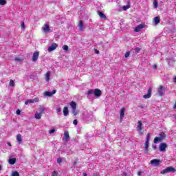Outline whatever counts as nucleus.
<instances>
[{
	"label": "nucleus",
	"instance_id": "f257e3e1",
	"mask_svg": "<svg viewBox=\"0 0 176 176\" xmlns=\"http://www.w3.org/2000/svg\"><path fill=\"white\" fill-rule=\"evenodd\" d=\"M142 130H144L142 121L139 120V121H138L136 131H138V133H139L140 135H144V132L142 131Z\"/></svg>",
	"mask_w": 176,
	"mask_h": 176
},
{
	"label": "nucleus",
	"instance_id": "f03ea898",
	"mask_svg": "<svg viewBox=\"0 0 176 176\" xmlns=\"http://www.w3.org/2000/svg\"><path fill=\"white\" fill-rule=\"evenodd\" d=\"M166 138V134L164 133H161L159 137H155L154 138V144H157L158 142H162V140Z\"/></svg>",
	"mask_w": 176,
	"mask_h": 176
},
{
	"label": "nucleus",
	"instance_id": "7ed1b4c3",
	"mask_svg": "<svg viewBox=\"0 0 176 176\" xmlns=\"http://www.w3.org/2000/svg\"><path fill=\"white\" fill-rule=\"evenodd\" d=\"M70 107L72 113H74V116H76V115H78V112H76V102L72 101L70 102Z\"/></svg>",
	"mask_w": 176,
	"mask_h": 176
},
{
	"label": "nucleus",
	"instance_id": "20e7f679",
	"mask_svg": "<svg viewBox=\"0 0 176 176\" xmlns=\"http://www.w3.org/2000/svg\"><path fill=\"white\" fill-rule=\"evenodd\" d=\"M174 171H175V168H174L173 167H167L166 168L164 169L162 171L160 172V174H167L168 173H174Z\"/></svg>",
	"mask_w": 176,
	"mask_h": 176
},
{
	"label": "nucleus",
	"instance_id": "39448f33",
	"mask_svg": "<svg viewBox=\"0 0 176 176\" xmlns=\"http://www.w3.org/2000/svg\"><path fill=\"white\" fill-rule=\"evenodd\" d=\"M34 102H39V98H35L34 99H28L25 100V105H28V104H34Z\"/></svg>",
	"mask_w": 176,
	"mask_h": 176
},
{
	"label": "nucleus",
	"instance_id": "423d86ee",
	"mask_svg": "<svg viewBox=\"0 0 176 176\" xmlns=\"http://www.w3.org/2000/svg\"><path fill=\"white\" fill-rule=\"evenodd\" d=\"M161 163H162V161L157 159H154L151 161V164H152V166H155V167H157L158 166L160 165Z\"/></svg>",
	"mask_w": 176,
	"mask_h": 176
},
{
	"label": "nucleus",
	"instance_id": "0eeeda50",
	"mask_svg": "<svg viewBox=\"0 0 176 176\" xmlns=\"http://www.w3.org/2000/svg\"><path fill=\"white\" fill-rule=\"evenodd\" d=\"M38 58H39V52H35L33 54L32 58V61L33 63H36V61H38Z\"/></svg>",
	"mask_w": 176,
	"mask_h": 176
},
{
	"label": "nucleus",
	"instance_id": "6e6552de",
	"mask_svg": "<svg viewBox=\"0 0 176 176\" xmlns=\"http://www.w3.org/2000/svg\"><path fill=\"white\" fill-rule=\"evenodd\" d=\"M152 96V87H149L147 91V94L143 96V98L148 99L151 98V96Z\"/></svg>",
	"mask_w": 176,
	"mask_h": 176
},
{
	"label": "nucleus",
	"instance_id": "1a4fd4ad",
	"mask_svg": "<svg viewBox=\"0 0 176 176\" xmlns=\"http://www.w3.org/2000/svg\"><path fill=\"white\" fill-rule=\"evenodd\" d=\"M124 112H126V109L124 107H123L120 110V123H122L123 122V118H124Z\"/></svg>",
	"mask_w": 176,
	"mask_h": 176
},
{
	"label": "nucleus",
	"instance_id": "9d476101",
	"mask_svg": "<svg viewBox=\"0 0 176 176\" xmlns=\"http://www.w3.org/2000/svg\"><path fill=\"white\" fill-rule=\"evenodd\" d=\"M58 45L54 43H52L49 47H48V52H53V50H56V49H57V47Z\"/></svg>",
	"mask_w": 176,
	"mask_h": 176
},
{
	"label": "nucleus",
	"instance_id": "9b49d317",
	"mask_svg": "<svg viewBox=\"0 0 176 176\" xmlns=\"http://www.w3.org/2000/svg\"><path fill=\"white\" fill-rule=\"evenodd\" d=\"M53 94H56V90H54V89L52 92L47 91L44 92V96L45 97H52V96H53Z\"/></svg>",
	"mask_w": 176,
	"mask_h": 176
},
{
	"label": "nucleus",
	"instance_id": "f8f14e48",
	"mask_svg": "<svg viewBox=\"0 0 176 176\" xmlns=\"http://www.w3.org/2000/svg\"><path fill=\"white\" fill-rule=\"evenodd\" d=\"M142 28H145V24H140L135 28V32H140Z\"/></svg>",
	"mask_w": 176,
	"mask_h": 176
},
{
	"label": "nucleus",
	"instance_id": "ddd939ff",
	"mask_svg": "<svg viewBox=\"0 0 176 176\" xmlns=\"http://www.w3.org/2000/svg\"><path fill=\"white\" fill-rule=\"evenodd\" d=\"M166 148H167V144L161 143L160 145V152H164V151H166Z\"/></svg>",
	"mask_w": 176,
	"mask_h": 176
},
{
	"label": "nucleus",
	"instance_id": "4468645a",
	"mask_svg": "<svg viewBox=\"0 0 176 176\" xmlns=\"http://www.w3.org/2000/svg\"><path fill=\"white\" fill-rule=\"evenodd\" d=\"M158 94L159 96H160V97H162V96H164V89L163 88V86H160V87L158 88Z\"/></svg>",
	"mask_w": 176,
	"mask_h": 176
},
{
	"label": "nucleus",
	"instance_id": "2eb2a0df",
	"mask_svg": "<svg viewBox=\"0 0 176 176\" xmlns=\"http://www.w3.org/2000/svg\"><path fill=\"white\" fill-rule=\"evenodd\" d=\"M63 140L65 142H67L68 140H69V133H68V131H65Z\"/></svg>",
	"mask_w": 176,
	"mask_h": 176
},
{
	"label": "nucleus",
	"instance_id": "dca6fc26",
	"mask_svg": "<svg viewBox=\"0 0 176 176\" xmlns=\"http://www.w3.org/2000/svg\"><path fill=\"white\" fill-rule=\"evenodd\" d=\"M94 96H95V97H100V96H101V90L95 89L94 90Z\"/></svg>",
	"mask_w": 176,
	"mask_h": 176
},
{
	"label": "nucleus",
	"instance_id": "f3484780",
	"mask_svg": "<svg viewBox=\"0 0 176 176\" xmlns=\"http://www.w3.org/2000/svg\"><path fill=\"white\" fill-rule=\"evenodd\" d=\"M38 112L39 113H41V115H43V113H45V112H46V108L43 106H41L38 109Z\"/></svg>",
	"mask_w": 176,
	"mask_h": 176
},
{
	"label": "nucleus",
	"instance_id": "a211bd4d",
	"mask_svg": "<svg viewBox=\"0 0 176 176\" xmlns=\"http://www.w3.org/2000/svg\"><path fill=\"white\" fill-rule=\"evenodd\" d=\"M16 141L19 145L21 144L23 142V138L21 137V134L19 133L16 135Z\"/></svg>",
	"mask_w": 176,
	"mask_h": 176
},
{
	"label": "nucleus",
	"instance_id": "6ab92c4d",
	"mask_svg": "<svg viewBox=\"0 0 176 176\" xmlns=\"http://www.w3.org/2000/svg\"><path fill=\"white\" fill-rule=\"evenodd\" d=\"M144 152L146 153H148V152H149V142L148 141H146L145 143H144Z\"/></svg>",
	"mask_w": 176,
	"mask_h": 176
},
{
	"label": "nucleus",
	"instance_id": "aec40b11",
	"mask_svg": "<svg viewBox=\"0 0 176 176\" xmlns=\"http://www.w3.org/2000/svg\"><path fill=\"white\" fill-rule=\"evenodd\" d=\"M78 27H79L80 31H85V28L83 27V21L82 20H80L78 22Z\"/></svg>",
	"mask_w": 176,
	"mask_h": 176
},
{
	"label": "nucleus",
	"instance_id": "412c9836",
	"mask_svg": "<svg viewBox=\"0 0 176 176\" xmlns=\"http://www.w3.org/2000/svg\"><path fill=\"white\" fill-rule=\"evenodd\" d=\"M153 22H154L155 25H157V24H159V23H160V16L155 17L153 19Z\"/></svg>",
	"mask_w": 176,
	"mask_h": 176
},
{
	"label": "nucleus",
	"instance_id": "4be33fe9",
	"mask_svg": "<svg viewBox=\"0 0 176 176\" xmlns=\"http://www.w3.org/2000/svg\"><path fill=\"white\" fill-rule=\"evenodd\" d=\"M34 118L35 119H36L37 120H39L40 119H41L42 118V114L39 112H36L35 115H34Z\"/></svg>",
	"mask_w": 176,
	"mask_h": 176
},
{
	"label": "nucleus",
	"instance_id": "5701e85b",
	"mask_svg": "<svg viewBox=\"0 0 176 176\" xmlns=\"http://www.w3.org/2000/svg\"><path fill=\"white\" fill-rule=\"evenodd\" d=\"M68 113H69V111H68V107H65L63 108V115H64V116H68Z\"/></svg>",
	"mask_w": 176,
	"mask_h": 176
},
{
	"label": "nucleus",
	"instance_id": "b1692460",
	"mask_svg": "<svg viewBox=\"0 0 176 176\" xmlns=\"http://www.w3.org/2000/svg\"><path fill=\"white\" fill-rule=\"evenodd\" d=\"M43 31L44 32H49V31H50V28H49V25H44L43 26Z\"/></svg>",
	"mask_w": 176,
	"mask_h": 176
},
{
	"label": "nucleus",
	"instance_id": "393cba45",
	"mask_svg": "<svg viewBox=\"0 0 176 176\" xmlns=\"http://www.w3.org/2000/svg\"><path fill=\"white\" fill-rule=\"evenodd\" d=\"M45 80L47 82H49V80H50V71L47 72L45 74Z\"/></svg>",
	"mask_w": 176,
	"mask_h": 176
},
{
	"label": "nucleus",
	"instance_id": "a878e982",
	"mask_svg": "<svg viewBox=\"0 0 176 176\" xmlns=\"http://www.w3.org/2000/svg\"><path fill=\"white\" fill-rule=\"evenodd\" d=\"M16 158H11L8 160V163L9 164L13 165L16 163Z\"/></svg>",
	"mask_w": 176,
	"mask_h": 176
},
{
	"label": "nucleus",
	"instance_id": "bb28decb",
	"mask_svg": "<svg viewBox=\"0 0 176 176\" xmlns=\"http://www.w3.org/2000/svg\"><path fill=\"white\" fill-rule=\"evenodd\" d=\"M98 14L100 17V19H104V20L107 19V16L102 13V12H98Z\"/></svg>",
	"mask_w": 176,
	"mask_h": 176
},
{
	"label": "nucleus",
	"instance_id": "cd10ccee",
	"mask_svg": "<svg viewBox=\"0 0 176 176\" xmlns=\"http://www.w3.org/2000/svg\"><path fill=\"white\" fill-rule=\"evenodd\" d=\"M14 60L16 63H23V61L24 60L23 58H15Z\"/></svg>",
	"mask_w": 176,
	"mask_h": 176
},
{
	"label": "nucleus",
	"instance_id": "c85d7f7f",
	"mask_svg": "<svg viewBox=\"0 0 176 176\" xmlns=\"http://www.w3.org/2000/svg\"><path fill=\"white\" fill-rule=\"evenodd\" d=\"M88 96H93V94L94 95V89H90L87 92Z\"/></svg>",
	"mask_w": 176,
	"mask_h": 176
},
{
	"label": "nucleus",
	"instance_id": "c756f323",
	"mask_svg": "<svg viewBox=\"0 0 176 176\" xmlns=\"http://www.w3.org/2000/svg\"><path fill=\"white\" fill-rule=\"evenodd\" d=\"M133 50H134V53H135V54H138V53H140L141 49H140V47H136V48H135Z\"/></svg>",
	"mask_w": 176,
	"mask_h": 176
},
{
	"label": "nucleus",
	"instance_id": "7c9ffc66",
	"mask_svg": "<svg viewBox=\"0 0 176 176\" xmlns=\"http://www.w3.org/2000/svg\"><path fill=\"white\" fill-rule=\"evenodd\" d=\"M6 3H7L6 0H0V5L1 6H3L4 5H6Z\"/></svg>",
	"mask_w": 176,
	"mask_h": 176
},
{
	"label": "nucleus",
	"instance_id": "2f4dec72",
	"mask_svg": "<svg viewBox=\"0 0 176 176\" xmlns=\"http://www.w3.org/2000/svg\"><path fill=\"white\" fill-rule=\"evenodd\" d=\"M153 5H154V8L155 9H157V7L159 6L157 1L156 0L153 1Z\"/></svg>",
	"mask_w": 176,
	"mask_h": 176
},
{
	"label": "nucleus",
	"instance_id": "473e14b6",
	"mask_svg": "<svg viewBox=\"0 0 176 176\" xmlns=\"http://www.w3.org/2000/svg\"><path fill=\"white\" fill-rule=\"evenodd\" d=\"M9 86H10L12 87H13L14 86V81H13V80H10Z\"/></svg>",
	"mask_w": 176,
	"mask_h": 176
},
{
	"label": "nucleus",
	"instance_id": "72a5a7b5",
	"mask_svg": "<svg viewBox=\"0 0 176 176\" xmlns=\"http://www.w3.org/2000/svg\"><path fill=\"white\" fill-rule=\"evenodd\" d=\"M12 176H20V174L19 173V172L15 171L12 173Z\"/></svg>",
	"mask_w": 176,
	"mask_h": 176
},
{
	"label": "nucleus",
	"instance_id": "f704fd0d",
	"mask_svg": "<svg viewBox=\"0 0 176 176\" xmlns=\"http://www.w3.org/2000/svg\"><path fill=\"white\" fill-rule=\"evenodd\" d=\"M56 113L58 115H60V113H61V108L58 107L56 109Z\"/></svg>",
	"mask_w": 176,
	"mask_h": 176
},
{
	"label": "nucleus",
	"instance_id": "c9c22d12",
	"mask_svg": "<svg viewBox=\"0 0 176 176\" xmlns=\"http://www.w3.org/2000/svg\"><path fill=\"white\" fill-rule=\"evenodd\" d=\"M58 172H57L56 170H54L52 174V176H58Z\"/></svg>",
	"mask_w": 176,
	"mask_h": 176
},
{
	"label": "nucleus",
	"instance_id": "e433bc0d",
	"mask_svg": "<svg viewBox=\"0 0 176 176\" xmlns=\"http://www.w3.org/2000/svg\"><path fill=\"white\" fill-rule=\"evenodd\" d=\"M63 50H65V52H67V50H68V45H63Z\"/></svg>",
	"mask_w": 176,
	"mask_h": 176
},
{
	"label": "nucleus",
	"instance_id": "4c0bfd02",
	"mask_svg": "<svg viewBox=\"0 0 176 176\" xmlns=\"http://www.w3.org/2000/svg\"><path fill=\"white\" fill-rule=\"evenodd\" d=\"M149 138H151V133L147 134L146 141H148V142H149Z\"/></svg>",
	"mask_w": 176,
	"mask_h": 176
},
{
	"label": "nucleus",
	"instance_id": "58836bf2",
	"mask_svg": "<svg viewBox=\"0 0 176 176\" xmlns=\"http://www.w3.org/2000/svg\"><path fill=\"white\" fill-rule=\"evenodd\" d=\"M130 56V52H126L124 54V57H126V58H127V57Z\"/></svg>",
	"mask_w": 176,
	"mask_h": 176
},
{
	"label": "nucleus",
	"instance_id": "ea45409f",
	"mask_svg": "<svg viewBox=\"0 0 176 176\" xmlns=\"http://www.w3.org/2000/svg\"><path fill=\"white\" fill-rule=\"evenodd\" d=\"M130 8V6H125L122 8L123 10H127V9H129Z\"/></svg>",
	"mask_w": 176,
	"mask_h": 176
},
{
	"label": "nucleus",
	"instance_id": "a19ab883",
	"mask_svg": "<svg viewBox=\"0 0 176 176\" xmlns=\"http://www.w3.org/2000/svg\"><path fill=\"white\" fill-rule=\"evenodd\" d=\"M55 132H56V129H51V130L49 131L50 134H53V133H55Z\"/></svg>",
	"mask_w": 176,
	"mask_h": 176
},
{
	"label": "nucleus",
	"instance_id": "79ce46f5",
	"mask_svg": "<svg viewBox=\"0 0 176 176\" xmlns=\"http://www.w3.org/2000/svg\"><path fill=\"white\" fill-rule=\"evenodd\" d=\"M63 162V160L61 158H58L57 159V163H58V164H60V163Z\"/></svg>",
	"mask_w": 176,
	"mask_h": 176
},
{
	"label": "nucleus",
	"instance_id": "37998d69",
	"mask_svg": "<svg viewBox=\"0 0 176 176\" xmlns=\"http://www.w3.org/2000/svg\"><path fill=\"white\" fill-rule=\"evenodd\" d=\"M21 28L23 30H24V28H25V24L24 23V22H21Z\"/></svg>",
	"mask_w": 176,
	"mask_h": 176
},
{
	"label": "nucleus",
	"instance_id": "c03bdc74",
	"mask_svg": "<svg viewBox=\"0 0 176 176\" xmlns=\"http://www.w3.org/2000/svg\"><path fill=\"white\" fill-rule=\"evenodd\" d=\"M139 108H141L142 109H145V108H146V106L145 105H140L138 106Z\"/></svg>",
	"mask_w": 176,
	"mask_h": 176
},
{
	"label": "nucleus",
	"instance_id": "a18cd8bd",
	"mask_svg": "<svg viewBox=\"0 0 176 176\" xmlns=\"http://www.w3.org/2000/svg\"><path fill=\"white\" fill-rule=\"evenodd\" d=\"M73 124H74L75 126H76L78 124V120H74L73 121Z\"/></svg>",
	"mask_w": 176,
	"mask_h": 176
},
{
	"label": "nucleus",
	"instance_id": "49530a36",
	"mask_svg": "<svg viewBox=\"0 0 176 176\" xmlns=\"http://www.w3.org/2000/svg\"><path fill=\"white\" fill-rule=\"evenodd\" d=\"M20 113H21V111H20V109H17L16 110V115H20Z\"/></svg>",
	"mask_w": 176,
	"mask_h": 176
},
{
	"label": "nucleus",
	"instance_id": "de8ad7c7",
	"mask_svg": "<svg viewBox=\"0 0 176 176\" xmlns=\"http://www.w3.org/2000/svg\"><path fill=\"white\" fill-rule=\"evenodd\" d=\"M152 148L153 149H154V151H156V149H157V146H156V145H153Z\"/></svg>",
	"mask_w": 176,
	"mask_h": 176
},
{
	"label": "nucleus",
	"instance_id": "09e8293b",
	"mask_svg": "<svg viewBox=\"0 0 176 176\" xmlns=\"http://www.w3.org/2000/svg\"><path fill=\"white\" fill-rule=\"evenodd\" d=\"M153 69H157V65H153Z\"/></svg>",
	"mask_w": 176,
	"mask_h": 176
},
{
	"label": "nucleus",
	"instance_id": "8fccbe9b",
	"mask_svg": "<svg viewBox=\"0 0 176 176\" xmlns=\"http://www.w3.org/2000/svg\"><path fill=\"white\" fill-rule=\"evenodd\" d=\"M95 53H96V54H100V51L96 50H95Z\"/></svg>",
	"mask_w": 176,
	"mask_h": 176
},
{
	"label": "nucleus",
	"instance_id": "3c124183",
	"mask_svg": "<svg viewBox=\"0 0 176 176\" xmlns=\"http://www.w3.org/2000/svg\"><path fill=\"white\" fill-rule=\"evenodd\" d=\"M122 175H123V176H126V175H127V173H126V172H123V173H122Z\"/></svg>",
	"mask_w": 176,
	"mask_h": 176
},
{
	"label": "nucleus",
	"instance_id": "603ef678",
	"mask_svg": "<svg viewBox=\"0 0 176 176\" xmlns=\"http://www.w3.org/2000/svg\"><path fill=\"white\" fill-rule=\"evenodd\" d=\"M138 176H142V175H141V171H138Z\"/></svg>",
	"mask_w": 176,
	"mask_h": 176
},
{
	"label": "nucleus",
	"instance_id": "864d4df0",
	"mask_svg": "<svg viewBox=\"0 0 176 176\" xmlns=\"http://www.w3.org/2000/svg\"><path fill=\"white\" fill-rule=\"evenodd\" d=\"M173 82L176 83V76L173 78Z\"/></svg>",
	"mask_w": 176,
	"mask_h": 176
},
{
	"label": "nucleus",
	"instance_id": "5fc2aeb1",
	"mask_svg": "<svg viewBox=\"0 0 176 176\" xmlns=\"http://www.w3.org/2000/svg\"><path fill=\"white\" fill-rule=\"evenodd\" d=\"M7 144H8V146H12V144H10V142H8Z\"/></svg>",
	"mask_w": 176,
	"mask_h": 176
},
{
	"label": "nucleus",
	"instance_id": "6e6d98bb",
	"mask_svg": "<svg viewBox=\"0 0 176 176\" xmlns=\"http://www.w3.org/2000/svg\"><path fill=\"white\" fill-rule=\"evenodd\" d=\"M173 108H174V109H175V108H176V103H175V104L173 106Z\"/></svg>",
	"mask_w": 176,
	"mask_h": 176
},
{
	"label": "nucleus",
	"instance_id": "4d7b16f0",
	"mask_svg": "<svg viewBox=\"0 0 176 176\" xmlns=\"http://www.w3.org/2000/svg\"><path fill=\"white\" fill-rule=\"evenodd\" d=\"M83 176H87V174H86V173H84Z\"/></svg>",
	"mask_w": 176,
	"mask_h": 176
},
{
	"label": "nucleus",
	"instance_id": "13d9d810",
	"mask_svg": "<svg viewBox=\"0 0 176 176\" xmlns=\"http://www.w3.org/2000/svg\"><path fill=\"white\" fill-rule=\"evenodd\" d=\"M2 170V165L0 164V171Z\"/></svg>",
	"mask_w": 176,
	"mask_h": 176
}]
</instances>
